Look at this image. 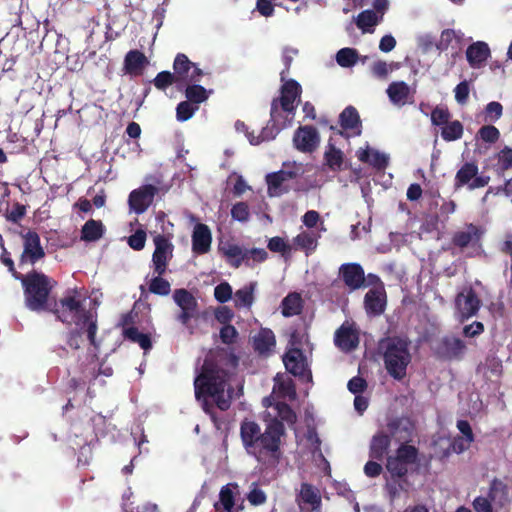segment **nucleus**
Returning a JSON list of instances; mask_svg holds the SVG:
<instances>
[{
    "label": "nucleus",
    "mask_w": 512,
    "mask_h": 512,
    "mask_svg": "<svg viewBox=\"0 0 512 512\" xmlns=\"http://www.w3.org/2000/svg\"><path fill=\"white\" fill-rule=\"evenodd\" d=\"M285 426L277 418L269 421L262 431L260 425L244 419L240 424V438L246 453L258 463L275 467L282 458L281 443Z\"/></svg>",
    "instance_id": "obj_1"
},
{
    "label": "nucleus",
    "mask_w": 512,
    "mask_h": 512,
    "mask_svg": "<svg viewBox=\"0 0 512 512\" xmlns=\"http://www.w3.org/2000/svg\"><path fill=\"white\" fill-rule=\"evenodd\" d=\"M228 378V372L207 357L194 381L195 397L217 428L220 427V422L215 406L221 411H226L231 405V396H225Z\"/></svg>",
    "instance_id": "obj_2"
},
{
    "label": "nucleus",
    "mask_w": 512,
    "mask_h": 512,
    "mask_svg": "<svg viewBox=\"0 0 512 512\" xmlns=\"http://www.w3.org/2000/svg\"><path fill=\"white\" fill-rule=\"evenodd\" d=\"M85 298L77 289L67 291L59 301H55L49 312L64 324L76 326H87V338L92 346L98 348L96 334L98 331L97 315L91 310L85 309L83 302Z\"/></svg>",
    "instance_id": "obj_3"
},
{
    "label": "nucleus",
    "mask_w": 512,
    "mask_h": 512,
    "mask_svg": "<svg viewBox=\"0 0 512 512\" xmlns=\"http://www.w3.org/2000/svg\"><path fill=\"white\" fill-rule=\"evenodd\" d=\"M24 290V301L26 307L34 312L49 311V296L54 288L55 282L42 272L35 270L19 275Z\"/></svg>",
    "instance_id": "obj_4"
},
{
    "label": "nucleus",
    "mask_w": 512,
    "mask_h": 512,
    "mask_svg": "<svg viewBox=\"0 0 512 512\" xmlns=\"http://www.w3.org/2000/svg\"><path fill=\"white\" fill-rule=\"evenodd\" d=\"M379 350L387 373L395 380H402L411 362L409 342L398 336L386 337L380 340Z\"/></svg>",
    "instance_id": "obj_5"
},
{
    "label": "nucleus",
    "mask_w": 512,
    "mask_h": 512,
    "mask_svg": "<svg viewBox=\"0 0 512 512\" xmlns=\"http://www.w3.org/2000/svg\"><path fill=\"white\" fill-rule=\"evenodd\" d=\"M302 94L301 85L294 79L284 80L280 87V96L271 101L270 114L273 120L277 117H287L292 120Z\"/></svg>",
    "instance_id": "obj_6"
},
{
    "label": "nucleus",
    "mask_w": 512,
    "mask_h": 512,
    "mask_svg": "<svg viewBox=\"0 0 512 512\" xmlns=\"http://www.w3.org/2000/svg\"><path fill=\"white\" fill-rule=\"evenodd\" d=\"M387 428L390 432L389 434L381 430L373 435L369 446V457L371 459L377 461L383 460L389 451L392 437H395L400 432L404 431L406 436H403L402 438L405 439L406 437H409L412 432L411 423L398 418L388 422Z\"/></svg>",
    "instance_id": "obj_7"
},
{
    "label": "nucleus",
    "mask_w": 512,
    "mask_h": 512,
    "mask_svg": "<svg viewBox=\"0 0 512 512\" xmlns=\"http://www.w3.org/2000/svg\"><path fill=\"white\" fill-rule=\"evenodd\" d=\"M419 450L413 445L402 443L395 455L386 459V469L394 481L403 479L408 474V467L418 461Z\"/></svg>",
    "instance_id": "obj_8"
},
{
    "label": "nucleus",
    "mask_w": 512,
    "mask_h": 512,
    "mask_svg": "<svg viewBox=\"0 0 512 512\" xmlns=\"http://www.w3.org/2000/svg\"><path fill=\"white\" fill-rule=\"evenodd\" d=\"M155 250L152 254V264L154 273L163 276L169 264V261L173 257L174 246L171 241L162 234H158L154 237Z\"/></svg>",
    "instance_id": "obj_9"
},
{
    "label": "nucleus",
    "mask_w": 512,
    "mask_h": 512,
    "mask_svg": "<svg viewBox=\"0 0 512 512\" xmlns=\"http://www.w3.org/2000/svg\"><path fill=\"white\" fill-rule=\"evenodd\" d=\"M481 305L480 298L471 286L465 287L455 298V308L461 322L476 316Z\"/></svg>",
    "instance_id": "obj_10"
},
{
    "label": "nucleus",
    "mask_w": 512,
    "mask_h": 512,
    "mask_svg": "<svg viewBox=\"0 0 512 512\" xmlns=\"http://www.w3.org/2000/svg\"><path fill=\"white\" fill-rule=\"evenodd\" d=\"M338 277L349 291H356L367 286L365 271L356 262L342 264L339 267Z\"/></svg>",
    "instance_id": "obj_11"
},
{
    "label": "nucleus",
    "mask_w": 512,
    "mask_h": 512,
    "mask_svg": "<svg viewBox=\"0 0 512 512\" xmlns=\"http://www.w3.org/2000/svg\"><path fill=\"white\" fill-rule=\"evenodd\" d=\"M23 237V252L19 259V264L26 263L34 265L37 261L44 258L45 251L41 246L40 236L36 231L29 230Z\"/></svg>",
    "instance_id": "obj_12"
},
{
    "label": "nucleus",
    "mask_w": 512,
    "mask_h": 512,
    "mask_svg": "<svg viewBox=\"0 0 512 512\" xmlns=\"http://www.w3.org/2000/svg\"><path fill=\"white\" fill-rule=\"evenodd\" d=\"M319 143L320 135L314 126H299L294 132V147L302 153L314 152L318 148Z\"/></svg>",
    "instance_id": "obj_13"
},
{
    "label": "nucleus",
    "mask_w": 512,
    "mask_h": 512,
    "mask_svg": "<svg viewBox=\"0 0 512 512\" xmlns=\"http://www.w3.org/2000/svg\"><path fill=\"white\" fill-rule=\"evenodd\" d=\"M173 299L181 309L177 320L183 325H187L196 314L198 307L196 298L187 289L179 288L174 290Z\"/></svg>",
    "instance_id": "obj_14"
},
{
    "label": "nucleus",
    "mask_w": 512,
    "mask_h": 512,
    "mask_svg": "<svg viewBox=\"0 0 512 512\" xmlns=\"http://www.w3.org/2000/svg\"><path fill=\"white\" fill-rule=\"evenodd\" d=\"M158 193L157 187L146 184L129 194L128 203L131 210L136 214L144 213L152 204L155 195Z\"/></svg>",
    "instance_id": "obj_15"
},
{
    "label": "nucleus",
    "mask_w": 512,
    "mask_h": 512,
    "mask_svg": "<svg viewBox=\"0 0 512 512\" xmlns=\"http://www.w3.org/2000/svg\"><path fill=\"white\" fill-rule=\"evenodd\" d=\"M339 124L342 129L331 125L329 129L344 136V131H351L353 136H360L362 133V121L357 109L354 106H347L339 115Z\"/></svg>",
    "instance_id": "obj_16"
},
{
    "label": "nucleus",
    "mask_w": 512,
    "mask_h": 512,
    "mask_svg": "<svg viewBox=\"0 0 512 512\" xmlns=\"http://www.w3.org/2000/svg\"><path fill=\"white\" fill-rule=\"evenodd\" d=\"M387 305V294L384 285L370 289L364 296V308L368 316H379L384 313Z\"/></svg>",
    "instance_id": "obj_17"
},
{
    "label": "nucleus",
    "mask_w": 512,
    "mask_h": 512,
    "mask_svg": "<svg viewBox=\"0 0 512 512\" xmlns=\"http://www.w3.org/2000/svg\"><path fill=\"white\" fill-rule=\"evenodd\" d=\"M483 234V230L475 224H467L465 230L456 231L451 239V243L460 249H464L469 245L477 244Z\"/></svg>",
    "instance_id": "obj_18"
},
{
    "label": "nucleus",
    "mask_w": 512,
    "mask_h": 512,
    "mask_svg": "<svg viewBox=\"0 0 512 512\" xmlns=\"http://www.w3.org/2000/svg\"><path fill=\"white\" fill-rule=\"evenodd\" d=\"M286 370L294 376H304L307 371L306 357L300 348H290L283 356Z\"/></svg>",
    "instance_id": "obj_19"
},
{
    "label": "nucleus",
    "mask_w": 512,
    "mask_h": 512,
    "mask_svg": "<svg viewBox=\"0 0 512 512\" xmlns=\"http://www.w3.org/2000/svg\"><path fill=\"white\" fill-rule=\"evenodd\" d=\"M218 251L226 258L229 265L234 268H239L243 262H246V249H243L241 246L230 240L220 241Z\"/></svg>",
    "instance_id": "obj_20"
},
{
    "label": "nucleus",
    "mask_w": 512,
    "mask_h": 512,
    "mask_svg": "<svg viewBox=\"0 0 512 512\" xmlns=\"http://www.w3.org/2000/svg\"><path fill=\"white\" fill-rule=\"evenodd\" d=\"M466 350L464 341L456 337H444L438 348L437 353L441 358L452 360L460 359Z\"/></svg>",
    "instance_id": "obj_21"
},
{
    "label": "nucleus",
    "mask_w": 512,
    "mask_h": 512,
    "mask_svg": "<svg viewBox=\"0 0 512 512\" xmlns=\"http://www.w3.org/2000/svg\"><path fill=\"white\" fill-rule=\"evenodd\" d=\"M212 235L206 224L199 223L194 227L192 234V251L202 255L210 251Z\"/></svg>",
    "instance_id": "obj_22"
},
{
    "label": "nucleus",
    "mask_w": 512,
    "mask_h": 512,
    "mask_svg": "<svg viewBox=\"0 0 512 512\" xmlns=\"http://www.w3.org/2000/svg\"><path fill=\"white\" fill-rule=\"evenodd\" d=\"M288 124H290V120H287V117H277L275 120H273L270 116V120L268 121L267 125L262 128L259 135H257L256 138H250V143L252 145H259L264 141L273 140Z\"/></svg>",
    "instance_id": "obj_23"
},
{
    "label": "nucleus",
    "mask_w": 512,
    "mask_h": 512,
    "mask_svg": "<svg viewBox=\"0 0 512 512\" xmlns=\"http://www.w3.org/2000/svg\"><path fill=\"white\" fill-rule=\"evenodd\" d=\"M276 345L274 332L269 328H261L252 339V346L259 355H268Z\"/></svg>",
    "instance_id": "obj_24"
},
{
    "label": "nucleus",
    "mask_w": 512,
    "mask_h": 512,
    "mask_svg": "<svg viewBox=\"0 0 512 512\" xmlns=\"http://www.w3.org/2000/svg\"><path fill=\"white\" fill-rule=\"evenodd\" d=\"M334 343L343 351H351L358 346L359 339L351 326L343 324L335 332Z\"/></svg>",
    "instance_id": "obj_25"
},
{
    "label": "nucleus",
    "mask_w": 512,
    "mask_h": 512,
    "mask_svg": "<svg viewBox=\"0 0 512 512\" xmlns=\"http://www.w3.org/2000/svg\"><path fill=\"white\" fill-rule=\"evenodd\" d=\"M148 64L145 54L137 49L127 52L124 58V71L126 74L139 76Z\"/></svg>",
    "instance_id": "obj_26"
},
{
    "label": "nucleus",
    "mask_w": 512,
    "mask_h": 512,
    "mask_svg": "<svg viewBox=\"0 0 512 512\" xmlns=\"http://www.w3.org/2000/svg\"><path fill=\"white\" fill-rule=\"evenodd\" d=\"M490 49L485 42H476L468 46L466 58L473 68H479L489 57Z\"/></svg>",
    "instance_id": "obj_27"
},
{
    "label": "nucleus",
    "mask_w": 512,
    "mask_h": 512,
    "mask_svg": "<svg viewBox=\"0 0 512 512\" xmlns=\"http://www.w3.org/2000/svg\"><path fill=\"white\" fill-rule=\"evenodd\" d=\"M488 497L499 507H504L509 502V487L498 478H494L489 486Z\"/></svg>",
    "instance_id": "obj_28"
},
{
    "label": "nucleus",
    "mask_w": 512,
    "mask_h": 512,
    "mask_svg": "<svg viewBox=\"0 0 512 512\" xmlns=\"http://www.w3.org/2000/svg\"><path fill=\"white\" fill-rule=\"evenodd\" d=\"M284 172H272L266 175L267 192L270 197L281 196L290 191V187L283 181Z\"/></svg>",
    "instance_id": "obj_29"
},
{
    "label": "nucleus",
    "mask_w": 512,
    "mask_h": 512,
    "mask_svg": "<svg viewBox=\"0 0 512 512\" xmlns=\"http://www.w3.org/2000/svg\"><path fill=\"white\" fill-rule=\"evenodd\" d=\"M105 226L102 221L89 219L81 229V240L86 242H96L103 237Z\"/></svg>",
    "instance_id": "obj_30"
},
{
    "label": "nucleus",
    "mask_w": 512,
    "mask_h": 512,
    "mask_svg": "<svg viewBox=\"0 0 512 512\" xmlns=\"http://www.w3.org/2000/svg\"><path fill=\"white\" fill-rule=\"evenodd\" d=\"M282 314L285 317L299 315L303 309V299L297 292L289 293L281 302Z\"/></svg>",
    "instance_id": "obj_31"
},
{
    "label": "nucleus",
    "mask_w": 512,
    "mask_h": 512,
    "mask_svg": "<svg viewBox=\"0 0 512 512\" xmlns=\"http://www.w3.org/2000/svg\"><path fill=\"white\" fill-rule=\"evenodd\" d=\"M192 66H194V63L189 60V58L183 54L178 53L174 59L173 62V70L172 73L175 75V78L180 83H186L189 75V71L191 70Z\"/></svg>",
    "instance_id": "obj_32"
},
{
    "label": "nucleus",
    "mask_w": 512,
    "mask_h": 512,
    "mask_svg": "<svg viewBox=\"0 0 512 512\" xmlns=\"http://www.w3.org/2000/svg\"><path fill=\"white\" fill-rule=\"evenodd\" d=\"M479 168L475 162H466L457 171L454 179L455 189H459L471 182V180L478 174Z\"/></svg>",
    "instance_id": "obj_33"
},
{
    "label": "nucleus",
    "mask_w": 512,
    "mask_h": 512,
    "mask_svg": "<svg viewBox=\"0 0 512 512\" xmlns=\"http://www.w3.org/2000/svg\"><path fill=\"white\" fill-rule=\"evenodd\" d=\"M381 21L382 16H378L373 10L367 9L358 14L355 23L364 33H373L374 27Z\"/></svg>",
    "instance_id": "obj_34"
},
{
    "label": "nucleus",
    "mask_w": 512,
    "mask_h": 512,
    "mask_svg": "<svg viewBox=\"0 0 512 512\" xmlns=\"http://www.w3.org/2000/svg\"><path fill=\"white\" fill-rule=\"evenodd\" d=\"M324 160L330 170L340 171L342 169L344 154L340 149L336 148V146L331 142V139L326 147Z\"/></svg>",
    "instance_id": "obj_35"
},
{
    "label": "nucleus",
    "mask_w": 512,
    "mask_h": 512,
    "mask_svg": "<svg viewBox=\"0 0 512 512\" xmlns=\"http://www.w3.org/2000/svg\"><path fill=\"white\" fill-rule=\"evenodd\" d=\"M390 100L395 104H404L410 94V88L404 81L392 82L387 88Z\"/></svg>",
    "instance_id": "obj_36"
},
{
    "label": "nucleus",
    "mask_w": 512,
    "mask_h": 512,
    "mask_svg": "<svg viewBox=\"0 0 512 512\" xmlns=\"http://www.w3.org/2000/svg\"><path fill=\"white\" fill-rule=\"evenodd\" d=\"M185 97L187 101L198 106L205 102L209 97V92L201 85L196 83H186Z\"/></svg>",
    "instance_id": "obj_37"
},
{
    "label": "nucleus",
    "mask_w": 512,
    "mask_h": 512,
    "mask_svg": "<svg viewBox=\"0 0 512 512\" xmlns=\"http://www.w3.org/2000/svg\"><path fill=\"white\" fill-rule=\"evenodd\" d=\"M123 337L132 343H137L139 346L147 351L152 348V342L149 334L139 332L137 327L126 328L122 332Z\"/></svg>",
    "instance_id": "obj_38"
},
{
    "label": "nucleus",
    "mask_w": 512,
    "mask_h": 512,
    "mask_svg": "<svg viewBox=\"0 0 512 512\" xmlns=\"http://www.w3.org/2000/svg\"><path fill=\"white\" fill-rule=\"evenodd\" d=\"M463 125L459 120L449 121L442 127L441 137L447 142L455 141L463 136Z\"/></svg>",
    "instance_id": "obj_39"
},
{
    "label": "nucleus",
    "mask_w": 512,
    "mask_h": 512,
    "mask_svg": "<svg viewBox=\"0 0 512 512\" xmlns=\"http://www.w3.org/2000/svg\"><path fill=\"white\" fill-rule=\"evenodd\" d=\"M293 242L295 246L306 251L308 254L311 251H314L317 246V239L313 232L303 231L299 233L294 239Z\"/></svg>",
    "instance_id": "obj_40"
},
{
    "label": "nucleus",
    "mask_w": 512,
    "mask_h": 512,
    "mask_svg": "<svg viewBox=\"0 0 512 512\" xmlns=\"http://www.w3.org/2000/svg\"><path fill=\"white\" fill-rule=\"evenodd\" d=\"M234 495L233 491L226 485L223 486L219 493V502L215 503L216 510L223 508L225 512H234Z\"/></svg>",
    "instance_id": "obj_41"
},
{
    "label": "nucleus",
    "mask_w": 512,
    "mask_h": 512,
    "mask_svg": "<svg viewBox=\"0 0 512 512\" xmlns=\"http://www.w3.org/2000/svg\"><path fill=\"white\" fill-rule=\"evenodd\" d=\"M359 58L358 51L354 48H342L336 54V61L338 65L344 68L354 66Z\"/></svg>",
    "instance_id": "obj_42"
},
{
    "label": "nucleus",
    "mask_w": 512,
    "mask_h": 512,
    "mask_svg": "<svg viewBox=\"0 0 512 512\" xmlns=\"http://www.w3.org/2000/svg\"><path fill=\"white\" fill-rule=\"evenodd\" d=\"M154 86L161 91H165L169 86L177 84L178 88H181L180 83L175 78V75L170 71H161L152 80Z\"/></svg>",
    "instance_id": "obj_43"
},
{
    "label": "nucleus",
    "mask_w": 512,
    "mask_h": 512,
    "mask_svg": "<svg viewBox=\"0 0 512 512\" xmlns=\"http://www.w3.org/2000/svg\"><path fill=\"white\" fill-rule=\"evenodd\" d=\"M300 497L303 502L313 506V509L319 507L321 499L315 491L314 487L309 483H302L300 490Z\"/></svg>",
    "instance_id": "obj_44"
},
{
    "label": "nucleus",
    "mask_w": 512,
    "mask_h": 512,
    "mask_svg": "<svg viewBox=\"0 0 512 512\" xmlns=\"http://www.w3.org/2000/svg\"><path fill=\"white\" fill-rule=\"evenodd\" d=\"M149 291L155 295L167 296L171 292V285L168 280L157 275L149 283Z\"/></svg>",
    "instance_id": "obj_45"
},
{
    "label": "nucleus",
    "mask_w": 512,
    "mask_h": 512,
    "mask_svg": "<svg viewBox=\"0 0 512 512\" xmlns=\"http://www.w3.org/2000/svg\"><path fill=\"white\" fill-rule=\"evenodd\" d=\"M253 286H245L235 293V306L236 307H250L254 301Z\"/></svg>",
    "instance_id": "obj_46"
},
{
    "label": "nucleus",
    "mask_w": 512,
    "mask_h": 512,
    "mask_svg": "<svg viewBox=\"0 0 512 512\" xmlns=\"http://www.w3.org/2000/svg\"><path fill=\"white\" fill-rule=\"evenodd\" d=\"M199 106H196L185 100L180 102L176 107V118L180 122H184L193 117Z\"/></svg>",
    "instance_id": "obj_47"
},
{
    "label": "nucleus",
    "mask_w": 512,
    "mask_h": 512,
    "mask_svg": "<svg viewBox=\"0 0 512 512\" xmlns=\"http://www.w3.org/2000/svg\"><path fill=\"white\" fill-rule=\"evenodd\" d=\"M278 172H284L285 175H283V181L285 184L289 182L290 180L297 179L302 176L304 173L302 164H297L296 162L283 163V168L279 170Z\"/></svg>",
    "instance_id": "obj_48"
},
{
    "label": "nucleus",
    "mask_w": 512,
    "mask_h": 512,
    "mask_svg": "<svg viewBox=\"0 0 512 512\" xmlns=\"http://www.w3.org/2000/svg\"><path fill=\"white\" fill-rule=\"evenodd\" d=\"M276 408H277L278 417H279L277 419L279 421H281L282 424H284V422H286V423L292 425L296 422V420H297L296 413L293 411V409L287 403L280 402L277 404Z\"/></svg>",
    "instance_id": "obj_49"
},
{
    "label": "nucleus",
    "mask_w": 512,
    "mask_h": 512,
    "mask_svg": "<svg viewBox=\"0 0 512 512\" xmlns=\"http://www.w3.org/2000/svg\"><path fill=\"white\" fill-rule=\"evenodd\" d=\"M497 169L501 172L512 168V148L505 146L497 154Z\"/></svg>",
    "instance_id": "obj_50"
},
{
    "label": "nucleus",
    "mask_w": 512,
    "mask_h": 512,
    "mask_svg": "<svg viewBox=\"0 0 512 512\" xmlns=\"http://www.w3.org/2000/svg\"><path fill=\"white\" fill-rule=\"evenodd\" d=\"M503 106L497 101L489 102L484 110V120L486 122H495L501 118Z\"/></svg>",
    "instance_id": "obj_51"
},
{
    "label": "nucleus",
    "mask_w": 512,
    "mask_h": 512,
    "mask_svg": "<svg viewBox=\"0 0 512 512\" xmlns=\"http://www.w3.org/2000/svg\"><path fill=\"white\" fill-rule=\"evenodd\" d=\"M450 117L451 114L446 107L436 106L431 112V122L434 126H444Z\"/></svg>",
    "instance_id": "obj_52"
},
{
    "label": "nucleus",
    "mask_w": 512,
    "mask_h": 512,
    "mask_svg": "<svg viewBox=\"0 0 512 512\" xmlns=\"http://www.w3.org/2000/svg\"><path fill=\"white\" fill-rule=\"evenodd\" d=\"M231 216L239 222H246L249 220L250 211L246 202H237L232 206Z\"/></svg>",
    "instance_id": "obj_53"
},
{
    "label": "nucleus",
    "mask_w": 512,
    "mask_h": 512,
    "mask_svg": "<svg viewBox=\"0 0 512 512\" xmlns=\"http://www.w3.org/2000/svg\"><path fill=\"white\" fill-rule=\"evenodd\" d=\"M479 137L487 143H495L500 138L499 130L493 125L482 126L478 131Z\"/></svg>",
    "instance_id": "obj_54"
},
{
    "label": "nucleus",
    "mask_w": 512,
    "mask_h": 512,
    "mask_svg": "<svg viewBox=\"0 0 512 512\" xmlns=\"http://www.w3.org/2000/svg\"><path fill=\"white\" fill-rule=\"evenodd\" d=\"M298 54V49L293 47H285L282 52V61L285 69L280 73L281 81H284L290 70L294 57Z\"/></svg>",
    "instance_id": "obj_55"
},
{
    "label": "nucleus",
    "mask_w": 512,
    "mask_h": 512,
    "mask_svg": "<svg viewBox=\"0 0 512 512\" xmlns=\"http://www.w3.org/2000/svg\"><path fill=\"white\" fill-rule=\"evenodd\" d=\"M146 232L143 229H138L128 237L127 243L133 250L140 251L145 247Z\"/></svg>",
    "instance_id": "obj_56"
},
{
    "label": "nucleus",
    "mask_w": 512,
    "mask_h": 512,
    "mask_svg": "<svg viewBox=\"0 0 512 512\" xmlns=\"http://www.w3.org/2000/svg\"><path fill=\"white\" fill-rule=\"evenodd\" d=\"M214 297L219 303H226L232 297V287L228 282L218 284L214 289Z\"/></svg>",
    "instance_id": "obj_57"
},
{
    "label": "nucleus",
    "mask_w": 512,
    "mask_h": 512,
    "mask_svg": "<svg viewBox=\"0 0 512 512\" xmlns=\"http://www.w3.org/2000/svg\"><path fill=\"white\" fill-rule=\"evenodd\" d=\"M80 328H75V329H72L70 330L68 333H67V336H66V343L68 344V346L72 349H79L80 346H81V343H82V329H84L85 326L83 325H80L79 326Z\"/></svg>",
    "instance_id": "obj_58"
},
{
    "label": "nucleus",
    "mask_w": 512,
    "mask_h": 512,
    "mask_svg": "<svg viewBox=\"0 0 512 512\" xmlns=\"http://www.w3.org/2000/svg\"><path fill=\"white\" fill-rule=\"evenodd\" d=\"M219 336L224 344L230 345L236 341L238 337V331L233 325L226 324L220 329Z\"/></svg>",
    "instance_id": "obj_59"
},
{
    "label": "nucleus",
    "mask_w": 512,
    "mask_h": 512,
    "mask_svg": "<svg viewBox=\"0 0 512 512\" xmlns=\"http://www.w3.org/2000/svg\"><path fill=\"white\" fill-rule=\"evenodd\" d=\"M268 249L272 252L286 253L290 251V245L287 244L283 238L279 236L272 237L267 245Z\"/></svg>",
    "instance_id": "obj_60"
},
{
    "label": "nucleus",
    "mask_w": 512,
    "mask_h": 512,
    "mask_svg": "<svg viewBox=\"0 0 512 512\" xmlns=\"http://www.w3.org/2000/svg\"><path fill=\"white\" fill-rule=\"evenodd\" d=\"M469 91V83L466 80L460 82L454 89L455 100L459 104H465L469 98Z\"/></svg>",
    "instance_id": "obj_61"
},
{
    "label": "nucleus",
    "mask_w": 512,
    "mask_h": 512,
    "mask_svg": "<svg viewBox=\"0 0 512 512\" xmlns=\"http://www.w3.org/2000/svg\"><path fill=\"white\" fill-rule=\"evenodd\" d=\"M347 387L351 393L358 395L366 390L367 382L364 378L355 376L348 381Z\"/></svg>",
    "instance_id": "obj_62"
},
{
    "label": "nucleus",
    "mask_w": 512,
    "mask_h": 512,
    "mask_svg": "<svg viewBox=\"0 0 512 512\" xmlns=\"http://www.w3.org/2000/svg\"><path fill=\"white\" fill-rule=\"evenodd\" d=\"M492 503L488 496H478L473 501V508L476 512H493Z\"/></svg>",
    "instance_id": "obj_63"
},
{
    "label": "nucleus",
    "mask_w": 512,
    "mask_h": 512,
    "mask_svg": "<svg viewBox=\"0 0 512 512\" xmlns=\"http://www.w3.org/2000/svg\"><path fill=\"white\" fill-rule=\"evenodd\" d=\"M25 213V206L17 202L13 205L12 209L7 212L6 218L13 223H18L25 216Z\"/></svg>",
    "instance_id": "obj_64"
}]
</instances>
